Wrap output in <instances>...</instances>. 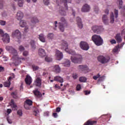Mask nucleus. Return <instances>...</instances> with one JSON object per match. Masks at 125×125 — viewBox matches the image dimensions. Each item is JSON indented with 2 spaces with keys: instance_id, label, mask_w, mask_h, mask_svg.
I'll use <instances>...</instances> for the list:
<instances>
[{
  "instance_id": "nucleus-3",
  "label": "nucleus",
  "mask_w": 125,
  "mask_h": 125,
  "mask_svg": "<svg viewBox=\"0 0 125 125\" xmlns=\"http://www.w3.org/2000/svg\"><path fill=\"white\" fill-rule=\"evenodd\" d=\"M61 46L63 49H64V50L67 52V53H69V54H71V55H75L76 52L73 51V50H69L68 49V43L67 42V41L62 40L61 42Z\"/></svg>"
},
{
  "instance_id": "nucleus-18",
  "label": "nucleus",
  "mask_w": 125,
  "mask_h": 125,
  "mask_svg": "<svg viewBox=\"0 0 125 125\" xmlns=\"http://www.w3.org/2000/svg\"><path fill=\"white\" fill-rule=\"evenodd\" d=\"M34 84L36 86H38V87H41L42 86V79H41V78L38 77L35 82Z\"/></svg>"
},
{
  "instance_id": "nucleus-47",
  "label": "nucleus",
  "mask_w": 125,
  "mask_h": 125,
  "mask_svg": "<svg viewBox=\"0 0 125 125\" xmlns=\"http://www.w3.org/2000/svg\"><path fill=\"white\" fill-rule=\"evenodd\" d=\"M25 50V48H24V46L21 45L19 46V50L20 51H24Z\"/></svg>"
},
{
  "instance_id": "nucleus-1",
  "label": "nucleus",
  "mask_w": 125,
  "mask_h": 125,
  "mask_svg": "<svg viewBox=\"0 0 125 125\" xmlns=\"http://www.w3.org/2000/svg\"><path fill=\"white\" fill-rule=\"evenodd\" d=\"M92 41L94 42L96 45L100 46L103 44V39L100 35H94L92 37Z\"/></svg>"
},
{
  "instance_id": "nucleus-53",
  "label": "nucleus",
  "mask_w": 125,
  "mask_h": 125,
  "mask_svg": "<svg viewBox=\"0 0 125 125\" xmlns=\"http://www.w3.org/2000/svg\"><path fill=\"white\" fill-rule=\"evenodd\" d=\"M110 42L111 44H116L117 42H116V40L113 39L111 41H110Z\"/></svg>"
},
{
  "instance_id": "nucleus-21",
  "label": "nucleus",
  "mask_w": 125,
  "mask_h": 125,
  "mask_svg": "<svg viewBox=\"0 0 125 125\" xmlns=\"http://www.w3.org/2000/svg\"><path fill=\"white\" fill-rule=\"evenodd\" d=\"M23 17H24L23 12L20 11H18L17 14V19H18V20H21V19H23Z\"/></svg>"
},
{
  "instance_id": "nucleus-45",
  "label": "nucleus",
  "mask_w": 125,
  "mask_h": 125,
  "mask_svg": "<svg viewBox=\"0 0 125 125\" xmlns=\"http://www.w3.org/2000/svg\"><path fill=\"white\" fill-rule=\"evenodd\" d=\"M43 1L45 5H48L49 4V0H43Z\"/></svg>"
},
{
  "instance_id": "nucleus-16",
  "label": "nucleus",
  "mask_w": 125,
  "mask_h": 125,
  "mask_svg": "<svg viewBox=\"0 0 125 125\" xmlns=\"http://www.w3.org/2000/svg\"><path fill=\"white\" fill-rule=\"evenodd\" d=\"M90 10V6L87 4H85L82 8V12H88Z\"/></svg>"
},
{
  "instance_id": "nucleus-37",
  "label": "nucleus",
  "mask_w": 125,
  "mask_h": 125,
  "mask_svg": "<svg viewBox=\"0 0 125 125\" xmlns=\"http://www.w3.org/2000/svg\"><path fill=\"white\" fill-rule=\"evenodd\" d=\"M86 78L81 77L79 78V82H80L81 83H86Z\"/></svg>"
},
{
  "instance_id": "nucleus-34",
  "label": "nucleus",
  "mask_w": 125,
  "mask_h": 125,
  "mask_svg": "<svg viewBox=\"0 0 125 125\" xmlns=\"http://www.w3.org/2000/svg\"><path fill=\"white\" fill-rule=\"evenodd\" d=\"M30 44L32 47V48H33L35 49L36 48V44H35V41L34 40H31L30 42Z\"/></svg>"
},
{
  "instance_id": "nucleus-38",
  "label": "nucleus",
  "mask_w": 125,
  "mask_h": 125,
  "mask_svg": "<svg viewBox=\"0 0 125 125\" xmlns=\"http://www.w3.org/2000/svg\"><path fill=\"white\" fill-rule=\"evenodd\" d=\"M40 111L38 110H35L33 112V115L35 116V117H39L40 116Z\"/></svg>"
},
{
  "instance_id": "nucleus-22",
  "label": "nucleus",
  "mask_w": 125,
  "mask_h": 125,
  "mask_svg": "<svg viewBox=\"0 0 125 125\" xmlns=\"http://www.w3.org/2000/svg\"><path fill=\"white\" fill-rule=\"evenodd\" d=\"M115 39L118 43L122 42L123 41V39H122V36L120 33H118L116 35Z\"/></svg>"
},
{
  "instance_id": "nucleus-63",
  "label": "nucleus",
  "mask_w": 125,
  "mask_h": 125,
  "mask_svg": "<svg viewBox=\"0 0 125 125\" xmlns=\"http://www.w3.org/2000/svg\"><path fill=\"white\" fill-rule=\"evenodd\" d=\"M4 71V67L0 66V72H3Z\"/></svg>"
},
{
  "instance_id": "nucleus-62",
  "label": "nucleus",
  "mask_w": 125,
  "mask_h": 125,
  "mask_svg": "<svg viewBox=\"0 0 125 125\" xmlns=\"http://www.w3.org/2000/svg\"><path fill=\"white\" fill-rule=\"evenodd\" d=\"M113 52L116 53V52H118V48H115L113 49Z\"/></svg>"
},
{
  "instance_id": "nucleus-15",
  "label": "nucleus",
  "mask_w": 125,
  "mask_h": 125,
  "mask_svg": "<svg viewBox=\"0 0 125 125\" xmlns=\"http://www.w3.org/2000/svg\"><path fill=\"white\" fill-rule=\"evenodd\" d=\"M77 24L78 25V27L80 29H83V21H82V19L80 17H77L76 19Z\"/></svg>"
},
{
  "instance_id": "nucleus-27",
  "label": "nucleus",
  "mask_w": 125,
  "mask_h": 125,
  "mask_svg": "<svg viewBox=\"0 0 125 125\" xmlns=\"http://www.w3.org/2000/svg\"><path fill=\"white\" fill-rule=\"evenodd\" d=\"M54 81L56 82H59V83H63L64 81L63 80V78H62L60 76H56L54 77Z\"/></svg>"
},
{
  "instance_id": "nucleus-35",
  "label": "nucleus",
  "mask_w": 125,
  "mask_h": 125,
  "mask_svg": "<svg viewBox=\"0 0 125 125\" xmlns=\"http://www.w3.org/2000/svg\"><path fill=\"white\" fill-rule=\"evenodd\" d=\"M11 81H10L8 80V82H5L4 83V86H5V87H9V86H10V84L11 83Z\"/></svg>"
},
{
  "instance_id": "nucleus-17",
  "label": "nucleus",
  "mask_w": 125,
  "mask_h": 125,
  "mask_svg": "<svg viewBox=\"0 0 125 125\" xmlns=\"http://www.w3.org/2000/svg\"><path fill=\"white\" fill-rule=\"evenodd\" d=\"M56 56L57 60H61L63 58V54L59 50L56 51Z\"/></svg>"
},
{
  "instance_id": "nucleus-52",
  "label": "nucleus",
  "mask_w": 125,
  "mask_h": 125,
  "mask_svg": "<svg viewBox=\"0 0 125 125\" xmlns=\"http://www.w3.org/2000/svg\"><path fill=\"white\" fill-rule=\"evenodd\" d=\"M11 95H12V96H13V97L14 98H17V96H16V93H15V92H12L11 93Z\"/></svg>"
},
{
  "instance_id": "nucleus-8",
  "label": "nucleus",
  "mask_w": 125,
  "mask_h": 125,
  "mask_svg": "<svg viewBox=\"0 0 125 125\" xmlns=\"http://www.w3.org/2000/svg\"><path fill=\"white\" fill-rule=\"evenodd\" d=\"M12 37L13 38H16L19 40L18 42H20V40H21V37H22V35L21 34V32L18 29H17L13 31L12 33Z\"/></svg>"
},
{
  "instance_id": "nucleus-14",
  "label": "nucleus",
  "mask_w": 125,
  "mask_h": 125,
  "mask_svg": "<svg viewBox=\"0 0 125 125\" xmlns=\"http://www.w3.org/2000/svg\"><path fill=\"white\" fill-rule=\"evenodd\" d=\"M33 92L36 98H41V99H42V95L38 89L33 90Z\"/></svg>"
},
{
  "instance_id": "nucleus-33",
  "label": "nucleus",
  "mask_w": 125,
  "mask_h": 125,
  "mask_svg": "<svg viewBox=\"0 0 125 125\" xmlns=\"http://www.w3.org/2000/svg\"><path fill=\"white\" fill-rule=\"evenodd\" d=\"M31 22L32 23H33V24H35L36 23H39V19H38V18L35 17H33L32 20H31Z\"/></svg>"
},
{
  "instance_id": "nucleus-6",
  "label": "nucleus",
  "mask_w": 125,
  "mask_h": 125,
  "mask_svg": "<svg viewBox=\"0 0 125 125\" xmlns=\"http://www.w3.org/2000/svg\"><path fill=\"white\" fill-rule=\"evenodd\" d=\"M0 36L2 37V40L4 43H8L10 42V38H9V35L8 34L3 32V31L0 29Z\"/></svg>"
},
{
  "instance_id": "nucleus-2",
  "label": "nucleus",
  "mask_w": 125,
  "mask_h": 125,
  "mask_svg": "<svg viewBox=\"0 0 125 125\" xmlns=\"http://www.w3.org/2000/svg\"><path fill=\"white\" fill-rule=\"evenodd\" d=\"M59 28L61 32H64L65 28L68 26V22L65 18L62 17L60 19V22H59Z\"/></svg>"
},
{
  "instance_id": "nucleus-13",
  "label": "nucleus",
  "mask_w": 125,
  "mask_h": 125,
  "mask_svg": "<svg viewBox=\"0 0 125 125\" xmlns=\"http://www.w3.org/2000/svg\"><path fill=\"white\" fill-rule=\"evenodd\" d=\"M78 68L79 70H81V71H83L84 73H87V72L89 71V69H88V67H87L86 65H82L78 66Z\"/></svg>"
},
{
  "instance_id": "nucleus-48",
  "label": "nucleus",
  "mask_w": 125,
  "mask_h": 125,
  "mask_svg": "<svg viewBox=\"0 0 125 125\" xmlns=\"http://www.w3.org/2000/svg\"><path fill=\"white\" fill-rule=\"evenodd\" d=\"M28 54H29V52H28V51H24L22 53V55H23V56H27Z\"/></svg>"
},
{
  "instance_id": "nucleus-40",
  "label": "nucleus",
  "mask_w": 125,
  "mask_h": 125,
  "mask_svg": "<svg viewBox=\"0 0 125 125\" xmlns=\"http://www.w3.org/2000/svg\"><path fill=\"white\" fill-rule=\"evenodd\" d=\"M72 78L74 79V80H77V79L79 78V76L77 73H73L72 74Z\"/></svg>"
},
{
  "instance_id": "nucleus-12",
  "label": "nucleus",
  "mask_w": 125,
  "mask_h": 125,
  "mask_svg": "<svg viewBox=\"0 0 125 125\" xmlns=\"http://www.w3.org/2000/svg\"><path fill=\"white\" fill-rule=\"evenodd\" d=\"M80 45L81 48L83 50H88L89 49V46L85 42L82 41L80 43Z\"/></svg>"
},
{
  "instance_id": "nucleus-64",
  "label": "nucleus",
  "mask_w": 125,
  "mask_h": 125,
  "mask_svg": "<svg viewBox=\"0 0 125 125\" xmlns=\"http://www.w3.org/2000/svg\"><path fill=\"white\" fill-rule=\"evenodd\" d=\"M123 8L124 9V12L122 13V14L123 15H124V16H125V6H124Z\"/></svg>"
},
{
  "instance_id": "nucleus-42",
  "label": "nucleus",
  "mask_w": 125,
  "mask_h": 125,
  "mask_svg": "<svg viewBox=\"0 0 125 125\" xmlns=\"http://www.w3.org/2000/svg\"><path fill=\"white\" fill-rule=\"evenodd\" d=\"M114 14L115 15V18H118V16H119V11L117 9H114Z\"/></svg>"
},
{
  "instance_id": "nucleus-36",
  "label": "nucleus",
  "mask_w": 125,
  "mask_h": 125,
  "mask_svg": "<svg viewBox=\"0 0 125 125\" xmlns=\"http://www.w3.org/2000/svg\"><path fill=\"white\" fill-rule=\"evenodd\" d=\"M18 4L20 7H22L23 4H24V0H18Z\"/></svg>"
},
{
  "instance_id": "nucleus-46",
  "label": "nucleus",
  "mask_w": 125,
  "mask_h": 125,
  "mask_svg": "<svg viewBox=\"0 0 125 125\" xmlns=\"http://www.w3.org/2000/svg\"><path fill=\"white\" fill-rule=\"evenodd\" d=\"M32 69L34 71H36L37 70H39V66H37L35 65H32Z\"/></svg>"
},
{
  "instance_id": "nucleus-4",
  "label": "nucleus",
  "mask_w": 125,
  "mask_h": 125,
  "mask_svg": "<svg viewBox=\"0 0 125 125\" xmlns=\"http://www.w3.org/2000/svg\"><path fill=\"white\" fill-rule=\"evenodd\" d=\"M6 49L7 51H9L10 53H12L14 55V57H16L17 59H18V61H21L20 60H25L24 58H18V56H17V51L15 50V49L13 48L11 46H6Z\"/></svg>"
},
{
  "instance_id": "nucleus-54",
  "label": "nucleus",
  "mask_w": 125,
  "mask_h": 125,
  "mask_svg": "<svg viewBox=\"0 0 125 125\" xmlns=\"http://www.w3.org/2000/svg\"><path fill=\"white\" fill-rule=\"evenodd\" d=\"M5 21H0V25H1L2 26H4V25H5Z\"/></svg>"
},
{
  "instance_id": "nucleus-19",
  "label": "nucleus",
  "mask_w": 125,
  "mask_h": 125,
  "mask_svg": "<svg viewBox=\"0 0 125 125\" xmlns=\"http://www.w3.org/2000/svg\"><path fill=\"white\" fill-rule=\"evenodd\" d=\"M39 55L41 57H44L46 55L45 50L42 48L39 49Z\"/></svg>"
},
{
  "instance_id": "nucleus-7",
  "label": "nucleus",
  "mask_w": 125,
  "mask_h": 125,
  "mask_svg": "<svg viewBox=\"0 0 125 125\" xmlns=\"http://www.w3.org/2000/svg\"><path fill=\"white\" fill-rule=\"evenodd\" d=\"M71 2H72V0H57V4L60 6L63 4L66 10H68V5L67 3H71Z\"/></svg>"
},
{
  "instance_id": "nucleus-41",
  "label": "nucleus",
  "mask_w": 125,
  "mask_h": 125,
  "mask_svg": "<svg viewBox=\"0 0 125 125\" xmlns=\"http://www.w3.org/2000/svg\"><path fill=\"white\" fill-rule=\"evenodd\" d=\"M45 60L46 62H51V61H52V59H51L48 57H46L45 58Z\"/></svg>"
},
{
  "instance_id": "nucleus-20",
  "label": "nucleus",
  "mask_w": 125,
  "mask_h": 125,
  "mask_svg": "<svg viewBox=\"0 0 125 125\" xmlns=\"http://www.w3.org/2000/svg\"><path fill=\"white\" fill-rule=\"evenodd\" d=\"M25 82L26 83V84H28V85H30L32 83V78L29 75H27L26 77V78L25 79Z\"/></svg>"
},
{
  "instance_id": "nucleus-28",
  "label": "nucleus",
  "mask_w": 125,
  "mask_h": 125,
  "mask_svg": "<svg viewBox=\"0 0 125 125\" xmlns=\"http://www.w3.org/2000/svg\"><path fill=\"white\" fill-rule=\"evenodd\" d=\"M64 67H70L71 66V62L69 60H66L62 63Z\"/></svg>"
},
{
  "instance_id": "nucleus-50",
  "label": "nucleus",
  "mask_w": 125,
  "mask_h": 125,
  "mask_svg": "<svg viewBox=\"0 0 125 125\" xmlns=\"http://www.w3.org/2000/svg\"><path fill=\"white\" fill-rule=\"evenodd\" d=\"M24 32H25V33H27V32H29V27H28V26H25Z\"/></svg>"
},
{
  "instance_id": "nucleus-43",
  "label": "nucleus",
  "mask_w": 125,
  "mask_h": 125,
  "mask_svg": "<svg viewBox=\"0 0 125 125\" xmlns=\"http://www.w3.org/2000/svg\"><path fill=\"white\" fill-rule=\"evenodd\" d=\"M17 114L18 115H19V116H20V117L22 116V115H23V113L22 112V110L20 109L18 110Z\"/></svg>"
},
{
  "instance_id": "nucleus-61",
  "label": "nucleus",
  "mask_w": 125,
  "mask_h": 125,
  "mask_svg": "<svg viewBox=\"0 0 125 125\" xmlns=\"http://www.w3.org/2000/svg\"><path fill=\"white\" fill-rule=\"evenodd\" d=\"M61 110V108L60 107H57L56 109V112H60Z\"/></svg>"
},
{
  "instance_id": "nucleus-55",
  "label": "nucleus",
  "mask_w": 125,
  "mask_h": 125,
  "mask_svg": "<svg viewBox=\"0 0 125 125\" xmlns=\"http://www.w3.org/2000/svg\"><path fill=\"white\" fill-rule=\"evenodd\" d=\"M2 59H3V61H6L7 60V59H6V56H2Z\"/></svg>"
},
{
  "instance_id": "nucleus-32",
  "label": "nucleus",
  "mask_w": 125,
  "mask_h": 125,
  "mask_svg": "<svg viewBox=\"0 0 125 125\" xmlns=\"http://www.w3.org/2000/svg\"><path fill=\"white\" fill-rule=\"evenodd\" d=\"M110 23L111 24H113L115 21V17L114 16V13L111 12L110 14Z\"/></svg>"
},
{
  "instance_id": "nucleus-10",
  "label": "nucleus",
  "mask_w": 125,
  "mask_h": 125,
  "mask_svg": "<svg viewBox=\"0 0 125 125\" xmlns=\"http://www.w3.org/2000/svg\"><path fill=\"white\" fill-rule=\"evenodd\" d=\"M92 30L94 33H96V34H100L102 31H103V28H102V26H93L92 27Z\"/></svg>"
},
{
  "instance_id": "nucleus-51",
  "label": "nucleus",
  "mask_w": 125,
  "mask_h": 125,
  "mask_svg": "<svg viewBox=\"0 0 125 125\" xmlns=\"http://www.w3.org/2000/svg\"><path fill=\"white\" fill-rule=\"evenodd\" d=\"M84 93L85 95H88V94H90V91H88V90L84 91Z\"/></svg>"
},
{
  "instance_id": "nucleus-25",
  "label": "nucleus",
  "mask_w": 125,
  "mask_h": 125,
  "mask_svg": "<svg viewBox=\"0 0 125 125\" xmlns=\"http://www.w3.org/2000/svg\"><path fill=\"white\" fill-rule=\"evenodd\" d=\"M102 20L105 25H108V23L109 22V19L107 15H104L102 17Z\"/></svg>"
},
{
  "instance_id": "nucleus-39",
  "label": "nucleus",
  "mask_w": 125,
  "mask_h": 125,
  "mask_svg": "<svg viewBox=\"0 0 125 125\" xmlns=\"http://www.w3.org/2000/svg\"><path fill=\"white\" fill-rule=\"evenodd\" d=\"M15 78V75H14V74L12 73L11 74V76H10L9 77V81L10 82H11V81H12L13 79H14Z\"/></svg>"
},
{
  "instance_id": "nucleus-57",
  "label": "nucleus",
  "mask_w": 125,
  "mask_h": 125,
  "mask_svg": "<svg viewBox=\"0 0 125 125\" xmlns=\"http://www.w3.org/2000/svg\"><path fill=\"white\" fill-rule=\"evenodd\" d=\"M99 9H98V7H96V8H94V11L96 12V13H97V12H98L99 11Z\"/></svg>"
},
{
  "instance_id": "nucleus-5",
  "label": "nucleus",
  "mask_w": 125,
  "mask_h": 125,
  "mask_svg": "<svg viewBox=\"0 0 125 125\" xmlns=\"http://www.w3.org/2000/svg\"><path fill=\"white\" fill-rule=\"evenodd\" d=\"M71 60L73 63L81 64L83 61V57L79 54L74 57H71Z\"/></svg>"
},
{
  "instance_id": "nucleus-30",
  "label": "nucleus",
  "mask_w": 125,
  "mask_h": 125,
  "mask_svg": "<svg viewBox=\"0 0 125 125\" xmlns=\"http://www.w3.org/2000/svg\"><path fill=\"white\" fill-rule=\"evenodd\" d=\"M47 38L48 40L52 41L54 39V34L53 33H48Z\"/></svg>"
},
{
  "instance_id": "nucleus-49",
  "label": "nucleus",
  "mask_w": 125,
  "mask_h": 125,
  "mask_svg": "<svg viewBox=\"0 0 125 125\" xmlns=\"http://www.w3.org/2000/svg\"><path fill=\"white\" fill-rule=\"evenodd\" d=\"M81 88H82V86H81V84H78L76 87L77 90H81Z\"/></svg>"
},
{
  "instance_id": "nucleus-44",
  "label": "nucleus",
  "mask_w": 125,
  "mask_h": 125,
  "mask_svg": "<svg viewBox=\"0 0 125 125\" xmlns=\"http://www.w3.org/2000/svg\"><path fill=\"white\" fill-rule=\"evenodd\" d=\"M99 78H100V75L99 74H98L96 76H94L93 77V79L95 80V81H97V79H98Z\"/></svg>"
},
{
  "instance_id": "nucleus-31",
  "label": "nucleus",
  "mask_w": 125,
  "mask_h": 125,
  "mask_svg": "<svg viewBox=\"0 0 125 125\" xmlns=\"http://www.w3.org/2000/svg\"><path fill=\"white\" fill-rule=\"evenodd\" d=\"M26 24L27 22L24 20H21L20 21V26L21 27H25V26H26Z\"/></svg>"
},
{
  "instance_id": "nucleus-58",
  "label": "nucleus",
  "mask_w": 125,
  "mask_h": 125,
  "mask_svg": "<svg viewBox=\"0 0 125 125\" xmlns=\"http://www.w3.org/2000/svg\"><path fill=\"white\" fill-rule=\"evenodd\" d=\"M53 117H54V118H57V113H56V112H55V113H53Z\"/></svg>"
},
{
  "instance_id": "nucleus-23",
  "label": "nucleus",
  "mask_w": 125,
  "mask_h": 125,
  "mask_svg": "<svg viewBox=\"0 0 125 125\" xmlns=\"http://www.w3.org/2000/svg\"><path fill=\"white\" fill-rule=\"evenodd\" d=\"M10 105L12 110H13L14 111L17 110V105H16V104L14 103V101L13 100H11Z\"/></svg>"
},
{
  "instance_id": "nucleus-60",
  "label": "nucleus",
  "mask_w": 125,
  "mask_h": 125,
  "mask_svg": "<svg viewBox=\"0 0 125 125\" xmlns=\"http://www.w3.org/2000/svg\"><path fill=\"white\" fill-rule=\"evenodd\" d=\"M11 110L10 109H7V114H10L11 113Z\"/></svg>"
},
{
  "instance_id": "nucleus-11",
  "label": "nucleus",
  "mask_w": 125,
  "mask_h": 125,
  "mask_svg": "<svg viewBox=\"0 0 125 125\" xmlns=\"http://www.w3.org/2000/svg\"><path fill=\"white\" fill-rule=\"evenodd\" d=\"M33 105V101L30 99L26 100L24 102V107L26 110H30V106Z\"/></svg>"
},
{
  "instance_id": "nucleus-59",
  "label": "nucleus",
  "mask_w": 125,
  "mask_h": 125,
  "mask_svg": "<svg viewBox=\"0 0 125 125\" xmlns=\"http://www.w3.org/2000/svg\"><path fill=\"white\" fill-rule=\"evenodd\" d=\"M120 5H123V0H118Z\"/></svg>"
},
{
  "instance_id": "nucleus-9",
  "label": "nucleus",
  "mask_w": 125,
  "mask_h": 125,
  "mask_svg": "<svg viewBox=\"0 0 125 125\" xmlns=\"http://www.w3.org/2000/svg\"><path fill=\"white\" fill-rule=\"evenodd\" d=\"M98 60L102 64H106V63H108L110 61V57L105 58L104 56H100L98 57Z\"/></svg>"
},
{
  "instance_id": "nucleus-24",
  "label": "nucleus",
  "mask_w": 125,
  "mask_h": 125,
  "mask_svg": "<svg viewBox=\"0 0 125 125\" xmlns=\"http://www.w3.org/2000/svg\"><path fill=\"white\" fill-rule=\"evenodd\" d=\"M53 70L54 72H55V73H56V74H58V73H60V71H61V68L59 65H55V66H54Z\"/></svg>"
},
{
  "instance_id": "nucleus-29",
  "label": "nucleus",
  "mask_w": 125,
  "mask_h": 125,
  "mask_svg": "<svg viewBox=\"0 0 125 125\" xmlns=\"http://www.w3.org/2000/svg\"><path fill=\"white\" fill-rule=\"evenodd\" d=\"M60 10L59 11V13L62 16H66V11L64 10V8L61 6L60 7Z\"/></svg>"
},
{
  "instance_id": "nucleus-26",
  "label": "nucleus",
  "mask_w": 125,
  "mask_h": 125,
  "mask_svg": "<svg viewBox=\"0 0 125 125\" xmlns=\"http://www.w3.org/2000/svg\"><path fill=\"white\" fill-rule=\"evenodd\" d=\"M38 39H39L40 41L42 42H45V37H44V35L43 34H41L39 35Z\"/></svg>"
},
{
  "instance_id": "nucleus-56",
  "label": "nucleus",
  "mask_w": 125,
  "mask_h": 125,
  "mask_svg": "<svg viewBox=\"0 0 125 125\" xmlns=\"http://www.w3.org/2000/svg\"><path fill=\"white\" fill-rule=\"evenodd\" d=\"M2 17H6L7 16L6 12H4L3 13H2Z\"/></svg>"
}]
</instances>
